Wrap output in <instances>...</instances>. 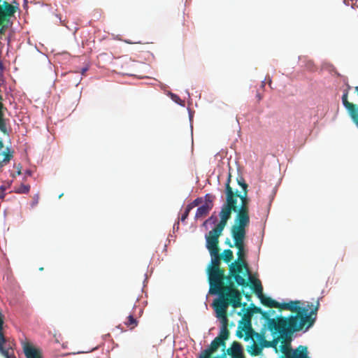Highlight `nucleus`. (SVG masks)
<instances>
[{"instance_id":"1","label":"nucleus","mask_w":358,"mask_h":358,"mask_svg":"<svg viewBox=\"0 0 358 358\" xmlns=\"http://www.w3.org/2000/svg\"><path fill=\"white\" fill-rule=\"evenodd\" d=\"M231 176L229 173L226 185L225 194L226 202L224 205L228 204V199L231 197L235 206L232 211L236 213L234 224L231 228V234L234 239V243L229 240L226 241V243L230 247H236L238 249L237 259L229 265V274L233 276L238 285L248 287V281L245 277L250 276V270L248 265L245 262V250L244 241L246 236L245 228L250 224L249 216V203L248 198V185L244 180L241 178L238 180V184L242 187V194H239L237 190L234 191L230 186Z\"/></svg>"},{"instance_id":"2","label":"nucleus","mask_w":358,"mask_h":358,"mask_svg":"<svg viewBox=\"0 0 358 358\" xmlns=\"http://www.w3.org/2000/svg\"><path fill=\"white\" fill-rule=\"evenodd\" d=\"M234 203L231 197L229 198L228 204L223 205L220 213V221L206 236V248L211 256V264L208 268L210 292L224 298L241 296L231 280L233 276L230 274L227 276L224 269L220 268L222 255L220 254L218 247L219 237L227 225V221L231 218L232 210H234Z\"/></svg>"},{"instance_id":"3","label":"nucleus","mask_w":358,"mask_h":358,"mask_svg":"<svg viewBox=\"0 0 358 358\" xmlns=\"http://www.w3.org/2000/svg\"><path fill=\"white\" fill-rule=\"evenodd\" d=\"M320 303L316 302L315 306L310 310L309 316H303V312L299 311L296 314L289 317L280 316L276 318H270L268 312L262 311V315L267 321L268 329L273 334H278L283 342L289 341L294 333L300 331H306L313 326L317 315Z\"/></svg>"},{"instance_id":"4","label":"nucleus","mask_w":358,"mask_h":358,"mask_svg":"<svg viewBox=\"0 0 358 358\" xmlns=\"http://www.w3.org/2000/svg\"><path fill=\"white\" fill-rule=\"evenodd\" d=\"M242 296L224 298L223 296L218 297L213 301V306L216 313V317L220 319L222 324V327L220 330L217 338H220L222 342L226 345L225 341L229 338V331L227 329L228 325V316L227 309L229 305L234 308L241 307Z\"/></svg>"},{"instance_id":"5","label":"nucleus","mask_w":358,"mask_h":358,"mask_svg":"<svg viewBox=\"0 0 358 358\" xmlns=\"http://www.w3.org/2000/svg\"><path fill=\"white\" fill-rule=\"evenodd\" d=\"M262 303L269 308H277L280 310H288L296 314L297 312H303V316H309L310 310L314 308L315 304L310 302H303L301 301H291L288 303H280L271 297L266 296L263 294L259 296Z\"/></svg>"},{"instance_id":"6","label":"nucleus","mask_w":358,"mask_h":358,"mask_svg":"<svg viewBox=\"0 0 358 358\" xmlns=\"http://www.w3.org/2000/svg\"><path fill=\"white\" fill-rule=\"evenodd\" d=\"M282 356L280 358H310L308 355V348L304 345H299L292 350L289 345H281Z\"/></svg>"},{"instance_id":"7","label":"nucleus","mask_w":358,"mask_h":358,"mask_svg":"<svg viewBox=\"0 0 358 358\" xmlns=\"http://www.w3.org/2000/svg\"><path fill=\"white\" fill-rule=\"evenodd\" d=\"M254 334H255V336L257 337V338L261 343V346L255 343L252 344V351H250V353L252 356L259 355L262 352V347H266V348L274 347L276 348V345L278 343L279 338L274 339L271 342H269L265 339L264 335L259 334L258 333H254Z\"/></svg>"},{"instance_id":"8","label":"nucleus","mask_w":358,"mask_h":358,"mask_svg":"<svg viewBox=\"0 0 358 358\" xmlns=\"http://www.w3.org/2000/svg\"><path fill=\"white\" fill-rule=\"evenodd\" d=\"M14 151L9 147H5L0 138V169L10 162L13 158Z\"/></svg>"},{"instance_id":"9","label":"nucleus","mask_w":358,"mask_h":358,"mask_svg":"<svg viewBox=\"0 0 358 358\" xmlns=\"http://www.w3.org/2000/svg\"><path fill=\"white\" fill-rule=\"evenodd\" d=\"M22 348L27 358H42L41 350L29 342H23Z\"/></svg>"},{"instance_id":"10","label":"nucleus","mask_w":358,"mask_h":358,"mask_svg":"<svg viewBox=\"0 0 358 358\" xmlns=\"http://www.w3.org/2000/svg\"><path fill=\"white\" fill-rule=\"evenodd\" d=\"M220 346H222L224 350L226 345L222 342L220 338L216 337L211 342L210 348L204 350L203 356L201 358H210L211 354L215 352Z\"/></svg>"},{"instance_id":"11","label":"nucleus","mask_w":358,"mask_h":358,"mask_svg":"<svg viewBox=\"0 0 358 358\" xmlns=\"http://www.w3.org/2000/svg\"><path fill=\"white\" fill-rule=\"evenodd\" d=\"M227 352L232 358H245L243 353L242 346L237 341L233 342L231 347L228 348Z\"/></svg>"},{"instance_id":"12","label":"nucleus","mask_w":358,"mask_h":358,"mask_svg":"<svg viewBox=\"0 0 358 358\" xmlns=\"http://www.w3.org/2000/svg\"><path fill=\"white\" fill-rule=\"evenodd\" d=\"M250 286L251 289H252L254 292H255L258 295V296H261L263 294L262 293L263 288H262V285L260 280L250 278ZM248 286H249V284Z\"/></svg>"},{"instance_id":"13","label":"nucleus","mask_w":358,"mask_h":358,"mask_svg":"<svg viewBox=\"0 0 358 358\" xmlns=\"http://www.w3.org/2000/svg\"><path fill=\"white\" fill-rule=\"evenodd\" d=\"M211 210L212 208H210V206H208L204 204L202 205L201 206L197 208L195 214V219L198 220L206 216Z\"/></svg>"},{"instance_id":"14","label":"nucleus","mask_w":358,"mask_h":358,"mask_svg":"<svg viewBox=\"0 0 358 358\" xmlns=\"http://www.w3.org/2000/svg\"><path fill=\"white\" fill-rule=\"evenodd\" d=\"M350 89H351V86L349 85H347V87H346L345 90H344L343 94L342 97H341L342 103H343V106L345 107V108L348 115H349V110L348 109V107H346V104L345 105V103H344L343 99H344V96H345V99H346L347 101L349 103H350V104H355V103H353L352 101H350L349 100V97L348 96H349V91H350Z\"/></svg>"},{"instance_id":"15","label":"nucleus","mask_w":358,"mask_h":358,"mask_svg":"<svg viewBox=\"0 0 358 358\" xmlns=\"http://www.w3.org/2000/svg\"><path fill=\"white\" fill-rule=\"evenodd\" d=\"M234 258V254L232 250L230 249H226L224 250L222 255V259L226 262L229 263Z\"/></svg>"},{"instance_id":"16","label":"nucleus","mask_w":358,"mask_h":358,"mask_svg":"<svg viewBox=\"0 0 358 358\" xmlns=\"http://www.w3.org/2000/svg\"><path fill=\"white\" fill-rule=\"evenodd\" d=\"M125 324L130 329H133L138 325V321L132 315H129L127 317Z\"/></svg>"},{"instance_id":"17","label":"nucleus","mask_w":358,"mask_h":358,"mask_svg":"<svg viewBox=\"0 0 358 358\" xmlns=\"http://www.w3.org/2000/svg\"><path fill=\"white\" fill-rule=\"evenodd\" d=\"M349 117L351 118L353 123L358 128V113L357 110H355L354 107L351 106L350 110H349Z\"/></svg>"},{"instance_id":"18","label":"nucleus","mask_w":358,"mask_h":358,"mask_svg":"<svg viewBox=\"0 0 358 358\" xmlns=\"http://www.w3.org/2000/svg\"><path fill=\"white\" fill-rule=\"evenodd\" d=\"M30 190V186L29 185H20V187L15 189V192L17 194H27Z\"/></svg>"},{"instance_id":"19","label":"nucleus","mask_w":358,"mask_h":358,"mask_svg":"<svg viewBox=\"0 0 358 358\" xmlns=\"http://www.w3.org/2000/svg\"><path fill=\"white\" fill-rule=\"evenodd\" d=\"M214 198H215V196L210 194H206L204 196V199H205L204 205L210 206V208H213Z\"/></svg>"},{"instance_id":"20","label":"nucleus","mask_w":358,"mask_h":358,"mask_svg":"<svg viewBox=\"0 0 358 358\" xmlns=\"http://www.w3.org/2000/svg\"><path fill=\"white\" fill-rule=\"evenodd\" d=\"M251 317L252 313L250 312L245 313L243 317V320L244 321L245 326H248V328H250L251 326Z\"/></svg>"},{"instance_id":"21","label":"nucleus","mask_w":358,"mask_h":358,"mask_svg":"<svg viewBox=\"0 0 358 358\" xmlns=\"http://www.w3.org/2000/svg\"><path fill=\"white\" fill-rule=\"evenodd\" d=\"M202 202L203 198L198 197L196 199H194L192 202L189 203L188 206H190L192 209H193L194 207L199 206Z\"/></svg>"},{"instance_id":"22","label":"nucleus","mask_w":358,"mask_h":358,"mask_svg":"<svg viewBox=\"0 0 358 358\" xmlns=\"http://www.w3.org/2000/svg\"><path fill=\"white\" fill-rule=\"evenodd\" d=\"M192 210V208L188 205L186 206L184 213L180 217L181 222H184L188 217L189 212Z\"/></svg>"},{"instance_id":"23","label":"nucleus","mask_w":358,"mask_h":358,"mask_svg":"<svg viewBox=\"0 0 358 358\" xmlns=\"http://www.w3.org/2000/svg\"><path fill=\"white\" fill-rule=\"evenodd\" d=\"M217 221V218L215 215H212L208 219H207L204 223L203 225H206V224H216Z\"/></svg>"},{"instance_id":"24","label":"nucleus","mask_w":358,"mask_h":358,"mask_svg":"<svg viewBox=\"0 0 358 358\" xmlns=\"http://www.w3.org/2000/svg\"><path fill=\"white\" fill-rule=\"evenodd\" d=\"M0 353L5 357V358H17L14 355H10L9 353L8 350H3V352H0Z\"/></svg>"},{"instance_id":"25","label":"nucleus","mask_w":358,"mask_h":358,"mask_svg":"<svg viewBox=\"0 0 358 358\" xmlns=\"http://www.w3.org/2000/svg\"><path fill=\"white\" fill-rule=\"evenodd\" d=\"M262 309L260 308H258V307H254L252 310V313H262Z\"/></svg>"},{"instance_id":"26","label":"nucleus","mask_w":358,"mask_h":358,"mask_svg":"<svg viewBox=\"0 0 358 358\" xmlns=\"http://www.w3.org/2000/svg\"><path fill=\"white\" fill-rule=\"evenodd\" d=\"M1 27L0 28V34H3L5 33V31H6V27L3 25V24L2 25H1Z\"/></svg>"},{"instance_id":"27","label":"nucleus","mask_w":358,"mask_h":358,"mask_svg":"<svg viewBox=\"0 0 358 358\" xmlns=\"http://www.w3.org/2000/svg\"><path fill=\"white\" fill-rule=\"evenodd\" d=\"M243 294L245 295V298H246L248 301L250 299L251 296H250V294H248V293H244V292H243Z\"/></svg>"},{"instance_id":"28","label":"nucleus","mask_w":358,"mask_h":358,"mask_svg":"<svg viewBox=\"0 0 358 358\" xmlns=\"http://www.w3.org/2000/svg\"><path fill=\"white\" fill-rule=\"evenodd\" d=\"M87 71V68H83V69H82V71H81L82 75H84V74H85V73Z\"/></svg>"},{"instance_id":"29","label":"nucleus","mask_w":358,"mask_h":358,"mask_svg":"<svg viewBox=\"0 0 358 358\" xmlns=\"http://www.w3.org/2000/svg\"><path fill=\"white\" fill-rule=\"evenodd\" d=\"M237 335H238V337H241L242 336V334L241 332H238Z\"/></svg>"},{"instance_id":"30","label":"nucleus","mask_w":358,"mask_h":358,"mask_svg":"<svg viewBox=\"0 0 358 358\" xmlns=\"http://www.w3.org/2000/svg\"><path fill=\"white\" fill-rule=\"evenodd\" d=\"M3 67L2 63H0V68L1 69Z\"/></svg>"},{"instance_id":"31","label":"nucleus","mask_w":358,"mask_h":358,"mask_svg":"<svg viewBox=\"0 0 358 358\" xmlns=\"http://www.w3.org/2000/svg\"><path fill=\"white\" fill-rule=\"evenodd\" d=\"M174 97L177 98L179 99L178 96H177V95H174Z\"/></svg>"},{"instance_id":"32","label":"nucleus","mask_w":358,"mask_h":358,"mask_svg":"<svg viewBox=\"0 0 358 358\" xmlns=\"http://www.w3.org/2000/svg\"><path fill=\"white\" fill-rule=\"evenodd\" d=\"M62 196H63V194H62L61 195H59V198H61Z\"/></svg>"}]
</instances>
